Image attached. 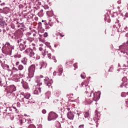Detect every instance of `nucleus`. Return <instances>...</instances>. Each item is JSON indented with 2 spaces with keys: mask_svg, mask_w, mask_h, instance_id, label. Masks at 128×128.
Here are the masks:
<instances>
[{
  "mask_svg": "<svg viewBox=\"0 0 128 128\" xmlns=\"http://www.w3.org/2000/svg\"><path fill=\"white\" fill-rule=\"evenodd\" d=\"M17 42L20 46H22V44H26V41L23 40L22 38H20L18 40Z\"/></svg>",
  "mask_w": 128,
  "mask_h": 128,
  "instance_id": "obj_15",
  "label": "nucleus"
},
{
  "mask_svg": "<svg viewBox=\"0 0 128 128\" xmlns=\"http://www.w3.org/2000/svg\"><path fill=\"white\" fill-rule=\"evenodd\" d=\"M46 53L48 54V58H50V60H52V54L50 53H48V52L47 51Z\"/></svg>",
  "mask_w": 128,
  "mask_h": 128,
  "instance_id": "obj_30",
  "label": "nucleus"
},
{
  "mask_svg": "<svg viewBox=\"0 0 128 128\" xmlns=\"http://www.w3.org/2000/svg\"><path fill=\"white\" fill-rule=\"evenodd\" d=\"M42 114H46V110H42Z\"/></svg>",
  "mask_w": 128,
  "mask_h": 128,
  "instance_id": "obj_47",
  "label": "nucleus"
},
{
  "mask_svg": "<svg viewBox=\"0 0 128 128\" xmlns=\"http://www.w3.org/2000/svg\"><path fill=\"white\" fill-rule=\"evenodd\" d=\"M12 108L15 110L16 112H18V109H16V108L15 106H12Z\"/></svg>",
  "mask_w": 128,
  "mask_h": 128,
  "instance_id": "obj_54",
  "label": "nucleus"
},
{
  "mask_svg": "<svg viewBox=\"0 0 128 128\" xmlns=\"http://www.w3.org/2000/svg\"><path fill=\"white\" fill-rule=\"evenodd\" d=\"M38 24V26L40 27V26H42V22H40Z\"/></svg>",
  "mask_w": 128,
  "mask_h": 128,
  "instance_id": "obj_48",
  "label": "nucleus"
},
{
  "mask_svg": "<svg viewBox=\"0 0 128 128\" xmlns=\"http://www.w3.org/2000/svg\"><path fill=\"white\" fill-rule=\"evenodd\" d=\"M38 84H37V86H42V82H37Z\"/></svg>",
  "mask_w": 128,
  "mask_h": 128,
  "instance_id": "obj_40",
  "label": "nucleus"
},
{
  "mask_svg": "<svg viewBox=\"0 0 128 128\" xmlns=\"http://www.w3.org/2000/svg\"><path fill=\"white\" fill-rule=\"evenodd\" d=\"M68 118L72 120L74 118V114L72 112H68L67 114Z\"/></svg>",
  "mask_w": 128,
  "mask_h": 128,
  "instance_id": "obj_12",
  "label": "nucleus"
},
{
  "mask_svg": "<svg viewBox=\"0 0 128 128\" xmlns=\"http://www.w3.org/2000/svg\"><path fill=\"white\" fill-rule=\"evenodd\" d=\"M18 124L20 126H28L30 124H32V120L30 119H26L25 118H20L18 122Z\"/></svg>",
  "mask_w": 128,
  "mask_h": 128,
  "instance_id": "obj_4",
  "label": "nucleus"
},
{
  "mask_svg": "<svg viewBox=\"0 0 128 128\" xmlns=\"http://www.w3.org/2000/svg\"><path fill=\"white\" fill-rule=\"evenodd\" d=\"M50 79L46 77L45 79H44V82L45 84L48 88L52 86V80H51L50 81L49 80Z\"/></svg>",
  "mask_w": 128,
  "mask_h": 128,
  "instance_id": "obj_10",
  "label": "nucleus"
},
{
  "mask_svg": "<svg viewBox=\"0 0 128 128\" xmlns=\"http://www.w3.org/2000/svg\"><path fill=\"white\" fill-rule=\"evenodd\" d=\"M2 108H0V114H2Z\"/></svg>",
  "mask_w": 128,
  "mask_h": 128,
  "instance_id": "obj_58",
  "label": "nucleus"
},
{
  "mask_svg": "<svg viewBox=\"0 0 128 128\" xmlns=\"http://www.w3.org/2000/svg\"><path fill=\"white\" fill-rule=\"evenodd\" d=\"M88 84L86 81H84L82 82L81 85L82 86L86 87V91L85 94H86V96H87L86 102L88 104H92V102L94 100V102H98L100 98V92H94V90H90V86H88Z\"/></svg>",
  "mask_w": 128,
  "mask_h": 128,
  "instance_id": "obj_1",
  "label": "nucleus"
},
{
  "mask_svg": "<svg viewBox=\"0 0 128 128\" xmlns=\"http://www.w3.org/2000/svg\"><path fill=\"white\" fill-rule=\"evenodd\" d=\"M74 114H76L78 116H80V114H82V112H78V111H76L74 112Z\"/></svg>",
  "mask_w": 128,
  "mask_h": 128,
  "instance_id": "obj_28",
  "label": "nucleus"
},
{
  "mask_svg": "<svg viewBox=\"0 0 128 128\" xmlns=\"http://www.w3.org/2000/svg\"><path fill=\"white\" fill-rule=\"evenodd\" d=\"M25 52L26 54H28V55L30 56V58H32V56H34V50L30 48L26 50H25Z\"/></svg>",
  "mask_w": 128,
  "mask_h": 128,
  "instance_id": "obj_9",
  "label": "nucleus"
},
{
  "mask_svg": "<svg viewBox=\"0 0 128 128\" xmlns=\"http://www.w3.org/2000/svg\"><path fill=\"white\" fill-rule=\"evenodd\" d=\"M28 128H36V126H34V124H30L28 126Z\"/></svg>",
  "mask_w": 128,
  "mask_h": 128,
  "instance_id": "obj_38",
  "label": "nucleus"
},
{
  "mask_svg": "<svg viewBox=\"0 0 128 128\" xmlns=\"http://www.w3.org/2000/svg\"><path fill=\"white\" fill-rule=\"evenodd\" d=\"M21 24H22V26H21L20 28L22 30L23 28H24V23Z\"/></svg>",
  "mask_w": 128,
  "mask_h": 128,
  "instance_id": "obj_43",
  "label": "nucleus"
},
{
  "mask_svg": "<svg viewBox=\"0 0 128 128\" xmlns=\"http://www.w3.org/2000/svg\"><path fill=\"white\" fill-rule=\"evenodd\" d=\"M16 106H18V108H20V102L16 103Z\"/></svg>",
  "mask_w": 128,
  "mask_h": 128,
  "instance_id": "obj_44",
  "label": "nucleus"
},
{
  "mask_svg": "<svg viewBox=\"0 0 128 128\" xmlns=\"http://www.w3.org/2000/svg\"><path fill=\"white\" fill-rule=\"evenodd\" d=\"M53 75H54V76H56V72H54V73H53Z\"/></svg>",
  "mask_w": 128,
  "mask_h": 128,
  "instance_id": "obj_56",
  "label": "nucleus"
},
{
  "mask_svg": "<svg viewBox=\"0 0 128 128\" xmlns=\"http://www.w3.org/2000/svg\"><path fill=\"white\" fill-rule=\"evenodd\" d=\"M119 48L123 56H128V40L126 44L124 43L123 45L120 46Z\"/></svg>",
  "mask_w": 128,
  "mask_h": 128,
  "instance_id": "obj_3",
  "label": "nucleus"
},
{
  "mask_svg": "<svg viewBox=\"0 0 128 128\" xmlns=\"http://www.w3.org/2000/svg\"><path fill=\"white\" fill-rule=\"evenodd\" d=\"M122 80L124 82H126V77L123 78L122 79Z\"/></svg>",
  "mask_w": 128,
  "mask_h": 128,
  "instance_id": "obj_42",
  "label": "nucleus"
},
{
  "mask_svg": "<svg viewBox=\"0 0 128 128\" xmlns=\"http://www.w3.org/2000/svg\"><path fill=\"white\" fill-rule=\"evenodd\" d=\"M80 76L82 78H86V76H84L82 75V74H81L80 75Z\"/></svg>",
  "mask_w": 128,
  "mask_h": 128,
  "instance_id": "obj_52",
  "label": "nucleus"
},
{
  "mask_svg": "<svg viewBox=\"0 0 128 128\" xmlns=\"http://www.w3.org/2000/svg\"><path fill=\"white\" fill-rule=\"evenodd\" d=\"M5 24H6V22L4 21L0 22V26H1L2 28H4Z\"/></svg>",
  "mask_w": 128,
  "mask_h": 128,
  "instance_id": "obj_25",
  "label": "nucleus"
},
{
  "mask_svg": "<svg viewBox=\"0 0 128 128\" xmlns=\"http://www.w3.org/2000/svg\"><path fill=\"white\" fill-rule=\"evenodd\" d=\"M38 14L40 18L44 16V10H41L40 12H38Z\"/></svg>",
  "mask_w": 128,
  "mask_h": 128,
  "instance_id": "obj_22",
  "label": "nucleus"
},
{
  "mask_svg": "<svg viewBox=\"0 0 128 128\" xmlns=\"http://www.w3.org/2000/svg\"><path fill=\"white\" fill-rule=\"evenodd\" d=\"M50 22H52V20H49V22L48 24L50 28L52 26V24L50 23Z\"/></svg>",
  "mask_w": 128,
  "mask_h": 128,
  "instance_id": "obj_39",
  "label": "nucleus"
},
{
  "mask_svg": "<svg viewBox=\"0 0 128 128\" xmlns=\"http://www.w3.org/2000/svg\"><path fill=\"white\" fill-rule=\"evenodd\" d=\"M121 96H122V98H124L126 96V93L124 92H122L121 94Z\"/></svg>",
  "mask_w": 128,
  "mask_h": 128,
  "instance_id": "obj_32",
  "label": "nucleus"
},
{
  "mask_svg": "<svg viewBox=\"0 0 128 128\" xmlns=\"http://www.w3.org/2000/svg\"><path fill=\"white\" fill-rule=\"evenodd\" d=\"M18 68L19 70H24V66L22 64H20L18 66Z\"/></svg>",
  "mask_w": 128,
  "mask_h": 128,
  "instance_id": "obj_27",
  "label": "nucleus"
},
{
  "mask_svg": "<svg viewBox=\"0 0 128 128\" xmlns=\"http://www.w3.org/2000/svg\"><path fill=\"white\" fill-rule=\"evenodd\" d=\"M21 62H22V64H26V58H24V59H22L21 61Z\"/></svg>",
  "mask_w": 128,
  "mask_h": 128,
  "instance_id": "obj_31",
  "label": "nucleus"
},
{
  "mask_svg": "<svg viewBox=\"0 0 128 128\" xmlns=\"http://www.w3.org/2000/svg\"><path fill=\"white\" fill-rule=\"evenodd\" d=\"M100 113L96 110L95 112V115L94 118V120H92V122H95L96 124V122H98V120H100Z\"/></svg>",
  "mask_w": 128,
  "mask_h": 128,
  "instance_id": "obj_8",
  "label": "nucleus"
},
{
  "mask_svg": "<svg viewBox=\"0 0 128 128\" xmlns=\"http://www.w3.org/2000/svg\"><path fill=\"white\" fill-rule=\"evenodd\" d=\"M34 58H36V60H40V56L36 54V56H34Z\"/></svg>",
  "mask_w": 128,
  "mask_h": 128,
  "instance_id": "obj_34",
  "label": "nucleus"
},
{
  "mask_svg": "<svg viewBox=\"0 0 128 128\" xmlns=\"http://www.w3.org/2000/svg\"><path fill=\"white\" fill-rule=\"evenodd\" d=\"M10 28H12V30H14L16 28V26H14V24H12L10 26Z\"/></svg>",
  "mask_w": 128,
  "mask_h": 128,
  "instance_id": "obj_37",
  "label": "nucleus"
},
{
  "mask_svg": "<svg viewBox=\"0 0 128 128\" xmlns=\"http://www.w3.org/2000/svg\"><path fill=\"white\" fill-rule=\"evenodd\" d=\"M126 36L128 37V32H126Z\"/></svg>",
  "mask_w": 128,
  "mask_h": 128,
  "instance_id": "obj_64",
  "label": "nucleus"
},
{
  "mask_svg": "<svg viewBox=\"0 0 128 128\" xmlns=\"http://www.w3.org/2000/svg\"><path fill=\"white\" fill-rule=\"evenodd\" d=\"M2 11L4 14H8L10 12V8L4 7L2 8Z\"/></svg>",
  "mask_w": 128,
  "mask_h": 128,
  "instance_id": "obj_17",
  "label": "nucleus"
},
{
  "mask_svg": "<svg viewBox=\"0 0 128 128\" xmlns=\"http://www.w3.org/2000/svg\"><path fill=\"white\" fill-rule=\"evenodd\" d=\"M39 50L41 52V54L43 56H44L46 54V48L40 47L39 48Z\"/></svg>",
  "mask_w": 128,
  "mask_h": 128,
  "instance_id": "obj_13",
  "label": "nucleus"
},
{
  "mask_svg": "<svg viewBox=\"0 0 128 128\" xmlns=\"http://www.w3.org/2000/svg\"><path fill=\"white\" fill-rule=\"evenodd\" d=\"M58 72L60 74L58 76H60L62 74V66H59L58 67Z\"/></svg>",
  "mask_w": 128,
  "mask_h": 128,
  "instance_id": "obj_21",
  "label": "nucleus"
},
{
  "mask_svg": "<svg viewBox=\"0 0 128 128\" xmlns=\"http://www.w3.org/2000/svg\"><path fill=\"white\" fill-rule=\"evenodd\" d=\"M112 67H110V70H108L109 72H112Z\"/></svg>",
  "mask_w": 128,
  "mask_h": 128,
  "instance_id": "obj_60",
  "label": "nucleus"
},
{
  "mask_svg": "<svg viewBox=\"0 0 128 128\" xmlns=\"http://www.w3.org/2000/svg\"><path fill=\"white\" fill-rule=\"evenodd\" d=\"M28 76L30 78H34V71L36 70V66L32 64L28 67Z\"/></svg>",
  "mask_w": 128,
  "mask_h": 128,
  "instance_id": "obj_7",
  "label": "nucleus"
},
{
  "mask_svg": "<svg viewBox=\"0 0 128 128\" xmlns=\"http://www.w3.org/2000/svg\"><path fill=\"white\" fill-rule=\"evenodd\" d=\"M78 128H84V124L79 126Z\"/></svg>",
  "mask_w": 128,
  "mask_h": 128,
  "instance_id": "obj_41",
  "label": "nucleus"
},
{
  "mask_svg": "<svg viewBox=\"0 0 128 128\" xmlns=\"http://www.w3.org/2000/svg\"><path fill=\"white\" fill-rule=\"evenodd\" d=\"M6 30L7 32H8L10 30V28H8V27L6 28Z\"/></svg>",
  "mask_w": 128,
  "mask_h": 128,
  "instance_id": "obj_61",
  "label": "nucleus"
},
{
  "mask_svg": "<svg viewBox=\"0 0 128 128\" xmlns=\"http://www.w3.org/2000/svg\"><path fill=\"white\" fill-rule=\"evenodd\" d=\"M74 68H78V63H76L74 64Z\"/></svg>",
  "mask_w": 128,
  "mask_h": 128,
  "instance_id": "obj_45",
  "label": "nucleus"
},
{
  "mask_svg": "<svg viewBox=\"0 0 128 128\" xmlns=\"http://www.w3.org/2000/svg\"><path fill=\"white\" fill-rule=\"evenodd\" d=\"M48 36V32H45V33L44 34V38H46V36Z\"/></svg>",
  "mask_w": 128,
  "mask_h": 128,
  "instance_id": "obj_46",
  "label": "nucleus"
},
{
  "mask_svg": "<svg viewBox=\"0 0 128 128\" xmlns=\"http://www.w3.org/2000/svg\"><path fill=\"white\" fill-rule=\"evenodd\" d=\"M23 36L24 33H22V32H19L16 34V38L18 40H20V38H22Z\"/></svg>",
  "mask_w": 128,
  "mask_h": 128,
  "instance_id": "obj_16",
  "label": "nucleus"
},
{
  "mask_svg": "<svg viewBox=\"0 0 128 128\" xmlns=\"http://www.w3.org/2000/svg\"><path fill=\"white\" fill-rule=\"evenodd\" d=\"M2 54L5 56H12V50H14V46L11 45L8 42H6L5 44H2Z\"/></svg>",
  "mask_w": 128,
  "mask_h": 128,
  "instance_id": "obj_2",
  "label": "nucleus"
},
{
  "mask_svg": "<svg viewBox=\"0 0 128 128\" xmlns=\"http://www.w3.org/2000/svg\"><path fill=\"white\" fill-rule=\"evenodd\" d=\"M20 64V62H17L16 64V66H18V64Z\"/></svg>",
  "mask_w": 128,
  "mask_h": 128,
  "instance_id": "obj_59",
  "label": "nucleus"
},
{
  "mask_svg": "<svg viewBox=\"0 0 128 128\" xmlns=\"http://www.w3.org/2000/svg\"><path fill=\"white\" fill-rule=\"evenodd\" d=\"M7 92V96H10L14 92H16V88L14 85L10 86L9 87H8L6 89Z\"/></svg>",
  "mask_w": 128,
  "mask_h": 128,
  "instance_id": "obj_5",
  "label": "nucleus"
},
{
  "mask_svg": "<svg viewBox=\"0 0 128 128\" xmlns=\"http://www.w3.org/2000/svg\"><path fill=\"white\" fill-rule=\"evenodd\" d=\"M124 83L120 85V88H122V86H124Z\"/></svg>",
  "mask_w": 128,
  "mask_h": 128,
  "instance_id": "obj_63",
  "label": "nucleus"
},
{
  "mask_svg": "<svg viewBox=\"0 0 128 128\" xmlns=\"http://www.w3.org/2000/svg\"><path fill=\"white\" fill-rule=\"evenodd\" d=\"M58 117V116L56 113L51 112L48 114V122H50V120H56Z\"/></svg>",
  "mask_w": 128,
  "mask_h": 128,
  "instance_id": "obj_6",
  "label": "nucleus"
},
{
  "mask_svg": "<svg viewBox=\"0 0 128 128\" xmlns=\"http://www.w3.org/2000/svg\"><path fill=\"white\" fill-rule=\"evenodd\" d=\"M3 12L2 9L0 8V14H3Z\"/></svg>",
  "mask_w": 128,
  "mask_h": 128,
  "instance_id": "obj_57",
  "label": "nucleus"
},
{
  "mask_svg": "<svg viewBox=\"0 0 128 128\" xmlns=\"http://www.w3.org/2000/svg\"><path fill=\"white\" fill-rule=\"evenodd\" d=\"M116 26V28H120V21L117 20L116 22V24L114 26V28Z\"/></svg>",
  "mask_w": 128,
  "mask_h": 128,
  "instance_id": "obj_20",
  "label": "nucleus"
},
{
  "mask_svg": "<svg viewBox=\"0 0 128 128\" xmlns=\"http://www.w3.org/2000/svg\"><path fill=\"white\" fill-rule=\"evenodd\" d=\"M50 92L48 91L46 94V96H47L48 98H50Z\"/></svg>",
  "mask_w": 128,
  "mask_h": 128,
  "instance_id": "obj_29",
  "label": "nucleus"
},
{
  "mask_svg": "<svg viewBox=\"0 0 128 128\" xmlns=\"http://www.w3.org/2000/svg\"><path fill=\"white\" fill-rule=\"evenodd\" d=\"M48 23H46V21H45L43 23H42V24H44V26H46V25Z\"/></svg>",
  "mask_w": 128,
  "mask_h": 128,
  "instance_id": "obj_50",
  "label": "nucleus"
},
{
  "mask_svg": "<svg viewBox=\"0 0 128 128\" xmlns=\"http://www.w3.org/2000/svg\"><path fill=\"white\" fill-rule=\"evenodd\" d=\"M52 60H56V57L54 56H52Z\"/></svg>",
  "mask_w": 128,
  "mask_h": 128,
  "instance_id": "obj_51",
  "label": "nucleus"
},
{
  "mask_svg": "<svg viewBox=\"0 0 128 128\" xmlns=\"http://www.w3.org/2000/svg\"><path fill=\"white\" fill-rule=\"evenodd\" d=\"M24 94V98H22L20 102H24V100H28L30 98V94L29 93H26Z\"/></svg>",
  "mask_w": 128,
  "mask_h": 128,
  "instance_id": "obj_11",
  "label": "nucleus"
},
{
  "mask_svg": "<svg viewBox=\"0 0 128 128\" xmlns=\"http://www.w3.org/2000/svg\"><path fill=\"white\" fill-rule=\"evenodd\" d=\"M60 36H61L62 38H64V34H62L61 33L60 34Z\"/></svg>",
  "mask_w": 128,
  "mask_h": 128,
  "instance_id": "obj_53",
  "label": "nucleus"
},
{
  "mask_svg": "<svg viewBox=\"0 0 128 128\" xmlns=\"http://www.w3.org/2000/svg\"><path fill=\"white\" fill-rule=\"evenodd\" d=\"M20 50H26V44L20 45Z\"/></svg>",
  "mask_w": 128,
  "mask_h": 128,
  "instance_id": "obj_19",
  "label": "nucleus"
},
{
  "mask_svg": "<svg viewBox=\"0 0 128 128\" xmlns=\"http://www.w3.org/2000/svg\"><path fill=\"white\" fill-rule=\"evenodd\" d=\"M2 32H3V34H4V32H6V30L4 29Z\"/></svg>",
  "mask_w": 128,
  "mask_h": 128,
  "instance_id": "obj_62",
  "label": "nucleus"
},
{
  "mask_svg": "<svg viewBox=\"0 0 128 128\" xmlns=\"http://www.w3.org/2000/svg\"><path fill=\"white\" fill-rule=\"evenodd\" d=\"M45 28H46V30H50V26L48 24L46 25Z\"/></svg>",
  "mask_w": 128,
  "mask_h": 128,
  "instance_id": "obj_33",
  "label": "nucleus"
},
{
  "mask_svg": "<svg viewBox=\"0 0 128 128\" xmlns=\"http://www.w3.org/2000/svg\"><path fill=\"white\" fill-rule=\"evenodd\" d=\"M16 24L17 25L18 28H20L21 26H22V24H20L18 22H16Z\"/></svg>",
  "mask_w": 128,
  "mask_h": 128,
  "instance_id": "obj_35",
  "label": "nucleus"
},
{
  "mask_svg": "<svg viewBox=\"0 0 128 128\" xmlns=\"http://www.w3.org/2000/svg\"><path fill=\"white\" fill-rule=\"evenodd\" d=\"M34 18V20L36 21L38 20V18L36 17V15L31 14L30 18Z\"/></svg>",
  "mask_w": 128,
  "mask_h": 128,
  "instance_id": "obj_24",
  "label": "nucleus"
},
{
  "mask_svg": "<svg viewBox=\"0 0 128 128\" xmlns=\"http://www.w3.org/2000/svg\"><path fill=\"white\" fill-rule=\"evenodd\" d=\"M0 2H2L1 0H0ZM4 4H6V3H4V2L2 3V4L0 3V6H4Z\"/></svg>",
  "mask_w": 128,
  "mask_h": 128,
  "instance_id": "obj_49",
  "label": "nucleus"
},
{
  "mask_svg": "<svg viewBox=\"0 0 128 128\" xmlns=\"http://www.w3.org/2000/svg\"><path fill=\"white\" fill-rule=\"evenodd\" d=\"M40 92H42L40 88H36L34 90V94H40Z\"/></svg>",
  "mask_w": 128,
  "mask_h": 128,
  "instance_id": "obj_18",
  "label": "nucleus"
},
{
  "mask_svg": "<svg viewBox=\"0 0 128 128\" xmlns=\"http://www.w3.org/2000/svg\"><path fill=\"white\" fill-rule=\"evenodd\" d=\"M22 86H23L25 90L28 88V83H26V82L22 84Z\"/></svg>",
  "mask_w": 128,
  "mask_h": 128,
  "instance_id": "obj_23",
  "label": "nucleus"
},
{
  "mask_svg": "<svg viewBox=\"0 0 128 128\" xmlns=\"http://www.w3.org/2000/svg\"><path fill=\"white\" fill-rule=\"evenodd\" d=\"M128 27H125L124 28V30H123L124 32H128Z\"/></svg>",
  "mask_w": 128,
  "mask_h": 128,
  "instance_id": "obj_36",
  "label": "nucleus"
},
{
  "mask_svg": "<svg viewBox=\"0 0 128 128\" xmlns=\"http://www.w3.org/2000/svg\"><path fill=\"white\" fill-rule=\"evenodd\" d=\"M6 110V112H3L4 116H5V118H6V116H12V112H8V110H11L10 108H8Z\"/></svg>",
  "mask_w": 128,
  "mask_h": 128,
  "instance_id": "obj_14",
  "label": "nucleus"
},
{
  "mask_svg": "<svg viewBox=\"0 0 128 128\" xmlns=\"http://www.w3.org/2000/svg\"><path fill=\"white\" fill-rule=\"evenodd\" d=\"M124 16H125V18H128V12H126V13L125 14Z\"/></svg>",
  "mask_w": 128,
  "mask_h": 128,
  "instance_id": "obj_55",
  "label": "nucleus"
},
{
  "mask_svg": "<svg viewBox=\"0 0 128 128\" xmlns=\"http://www.w3.org/2000/svg\"><path fill=\"white\" fill-rule=\"evenodd\" d=\"M84 118H88L90 116V112H84Z\"/></svg>",
  "mask_w": 128,
  "mask_h": 128,
  "instance_id": "obj_26",
  "label": "nucleus"
}]
</instances>
